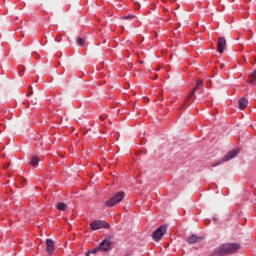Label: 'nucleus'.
I'll list each match as a JSON object with an SVG mask.
<instances>
[{
  "instance_id": "obj_24",
  "label": "nucleus",
  "mask_w": 256,
  "mask_h": 256,
  "mask_svg": "<svg viewBox=\"0 0 256 256\" xmlns=\"http://www.w3.org/2000/svg\"><path fill=\"white\" fill-rule=\"evenodd\" d=\"M213 221H217V218L214 217V218H213Z\"/></svg>"
},
{
  "instance_id": "obj_18",
  "label": "nucleus",
  "mask_w": 256,
  "mask_h": 256,
  "mask_svg": "<svg viewBox=\"0 0 256 256\" xmlns=\"http://www.w3.org/2000/svg\"><path fill=\"white\" fill-rule=\"evenodd\" d=\"M196 85H197L198 87H203V80H198V81L196 82Z\"/></svg>"
},
{
  "instance_id": "obj_1",
  "label": "nucleus",
  "mask_w": 256,
  "mask_h": 256,
  "mask_svg": "<svg viewBox=\"0 0 256 256\" xmlns=\"http://www.w3.org/2000/svg\"><path fill=\"white\" fill-rule=\"evenodd\" d=\"M241 249V245L239 243H226L220 245L218 248H216L211 256H226L231 255L233 253H237Z\"/></svg>"
},
{
  "instance_id": "obj_8",
  "label": "nucleus",
  "mask_w": 256,
  "mask_h": 256,
  "mask_svg": "<svg viewBox=\"0 0 256 256\" xmlns=\"http://www.w3.org/2000/svg\"><path fill=\"white\" fill-rule=\"evenodd\" d=\"M46 247L48 255L55 253V242L51 239H46Z\"/></svg>"
},
{
  "instance_id": "obj_5",
  "label": "nucleus",
  "mask_w": 256,
  "mask_h": 256,
  "mask_svg": "<svg viewBox=\"0 0 256 256\" xmlns=\"http://www.w3.org/2000/svg\"><path fill=\"white\" fill-rule=\"evenodd\" d=\"M92 231H98V229H109V223L103 220H95L90 224Z\"/></svg>"
},
{
  "instance_id": "obj_2",
  "label": "nucleus",
  "mask_w": 256,
  "mask_h": 256,
  "mask_svg": "<svg viewBox=\"0 0 256 256\" xmlns=\"http://www.w3.org/2000/svg\"><path fill=\"white\" fill-rule=\"evenodd\" d=\"M125 199V192H117L105 202L106 207H115V205L121 203Z\"/></svg>"
},
{
  "instance_id": "obj_6",
  "label": "nucleus",
  "mask_w": 256,
  "mask_h": 256,
  "mask_svg": "<svg viewBox=\"0 0 256 256\" xmlns=\"http://www.w3.org/2000/svg\"><path fill=\"white\" fill-rule=\"evenodd\" d=\"M113 246V242L110 239H104L99 244L100 251H103L104 253H107V251H111V247Z\"/></svg>"
},
{
  "instance_id": "obj_22",
  "label": "nucleus",
  "mask_w": 256,
  "mask_h": 256,
  "mask_svg": "<svg viewBox=\"0 0 256 256\" xmlns=\"http://www.w3.org/2000/svg\"><path fill=\"white\" fill-rule=\"evenodd\" d=\"M55 41H57V43H61V40L55 39Z\"/></svg>"
},
{
  "instance_id": "obj_20",
  "label": "nucleus",
  "mask_w": 256,
  "mask_h": 256,
  "mask_svg": "<svg viewBox=\"0 0 256 256\" xmlns=\"http://www.w3.org/2000/svg\"><path fill=\"white\" fill-rule=\"evenodd\" d=\"M133 255V252L132 251H127L123 256H131Z\"/></svg>"
},
{
  "instance_id": "obj_7",
  "label": "nucleus",
  "mask_w": 256,
  "mask_h": 256,
  "mask_svg": "<svg viewBox=\"0 0 256 256\" xmlns=\"http://www.w3.org/2000/svg\"><path fill=\"white\" fill-rule=\"evenodd\" d=\"M227 46V40L225 37H220L218 39L217 47H218V53H223L225 51V47Z\"/></svg>"
},
{
  "instance_id": "obj_26",
  "label": "nucleus",
  "mask_w": 256,
  "mask_h": 256,
  "mask_svg": "<svg viewBox=\"0 0 256 256\" xmlns=\"http://www.w3.org/2000/svg\"><path fill=\"white\" fill-rule=\"evenodd\" d=\"M154 79H157V76H154Z\"/></svg>"
},
{
  "instance_id": "obj_4",
  "label": "nucleus",
  "mask_w": 256,
  "mask_h": 256,
  "mask_svg": "<svg viewBox=\"0 0 256 256\" xmlns=\"http://www.w3.org/2000/svg\"><path fill=\"white\" fill-rule=\"evenodd\" d=\"M167 233V225H161L159 226L153 233H152V239L153 241H161L163 239V236Z\"/></svg>"
},
{
  "instance_id": "obj_10",
  "label": "nucleus",
  "mask_w": 256,
  "mask_h": 256,
  "mask_svg": "<svg viewBox=\"0 0 256 256\" xmlns=\"http://www.w3.org/2000/svg\"><path fill=\"white\" fill-rule=\"evenodd\" d=\"M201 89V86H196L193 88V90L190 92V94L187 97V100L182 104L181 109H185V105H187V102L190 101L191 97H195V93Z\"/></svg>"
},
{
  "instance_id": "obj_14",
  "label": "nucleus",
  "mask_w": 256,
  "mask_h": 256,
  "mask_svg": "<svg viewBox=\"0 0 256 256\" xmlns=\"http://www.w3.org/2000/svg\"><path fill=\"white\" fill-rule=\"evenodd\" d=\"M252 85H256V69L252 72L251 80L249 81Z\"/></svg>"
},
{
  "instance_id": "obj_3",
  "label": "nucleus",
  "mask_w": 256,
  "mask_h": 256,
  "mask_svg": "<svg viewBox=\"0 0 256 256\" xmlns=\"http://www.w3.org/2000/svg\"><path fill=\"white\" fill-rule=\"evenodd\" d=\"M239 155L238 149L230 150L223 158L222 160L218 161L217 163L212 164V167H217L218 165H222V163H225L227 161H231V159H235Z\"/></svg>"
},
{
  "instance_id": "obj_21",
  "label": "nucleus",
  "mask_w": 256,
  "mask_h": 256,
  "mask_svg": "<svg viewBox=\"0 0 256 256\" xmlns=\"http://www.w3.org/2000/svg\"><path fill=\"white\" fill-rule=\"evenodd\" d=\"M33 95V90L30 91V93L27 94L28 97H31Z\"/></svg>"
},
{
  "instance_id": "obj_11",
  "label": "nucleus",
  "mask_w": 256,
  "mask_h": 256,
  "mask_svg": "<svg viewBox=\"0 0 256 256\" xmlns=\"http://www.w3.org/2000/svg\"><path fill=\"white\" fill-rule=\"evenodd\" d=\"M238 103L239 109H245V107L249 105V100H247V98H241Z\"/></svg>"
},
{
  "instance_id": "obj_17",
  "label": "nucleus",
  "mask_w": 256,
  "mask_h": 256,
  "mask_svg": "<svg viewBox=\"0 0 256 256\" xmlns=\"http://www.w3.org/2000/svg\"><path fill=\"white\" fill-rule=\"evenodd\" d=\"M122 19L129 21V19H135V15H127V16L122 17Z\"/></svg>"
},
{
  "instance_id": "obj_13",
  "label": "nucleus",
  "mask_w": 256,
  "mask_h": 256,
  "mask_svg": "<svg viewBox=\"0 0 256 256\" xmlns=\"http://www.w3.org/2000/svg\"><path fill=\"white\" fill-rule=\"evenodd\" d=\"M57 210L58 211H66L67 210V204L60 202L57 204Z\"/></svg>"
},
{
  "instance_id": "obj_12",
  "label": "nucleus",
  "mask_w": 256,
  "mask_h": 256,
  "mask_svg": "<svg viewBox=\"0 0 256 256\" xmlns=\"http://www.w3.org/2000/svg\"><path fill=\"white\" fill-rule=\"evenodd\" d=\"M30 165L32 167H37V165H39V157L33 156L30 160Z\"/></svg>"
},
{
  "instance_id": "obj_9",
  "label": "nucleus",
  "mask_w": 256,
  "mask_h": 256,
  "mask_svg": "<svg viewBox=\"0 0 256 256\" xmlns=\"http://www.w3.org/2000/svg\"><path fill=\"white\" fill-rule=\"evenodd\" d=\"M203 239H204L203 237H199L195 234H192L190 237L187 238L186 241L189 245H193L195 243H201V241H203Z\"/></svg>"
},
{
  "instance_id": "obj_25",
  "label": "nucleus",
  "mask_w": 256,
  "mask_h": 256,
  "mask_svg": "<svg viewBox=\"0 0 256 256\" xmlns=\"http://www.w3.org/2000/svg\"><path fill=\"white\" fill-rule=\"evenodd\" d=\"M154 79H157V76H154Z\"/></svg>"
},
{
  "instance_id": "obj_16",
  "label": "nucleus",
  "mask_w": 256,
  "mask_h": 256,
  "mask_svg": "<svg viewBox=\"0 0 256 256\" xmlns=\"http://www.w3.org/2000/svg\"><path fill=\"white\" fill-rule=\"evenodd\" d=\"M76 43L77 45H79L80 47H83V45H85V39L81 38V37H78L76 39Z\"/></svg>"
},
{
  "instance_id": "obj_19",
  "label": "nucleus",
  "mask_w": 256,
  "mask_h": 256,
  "mask_svg": "<svg viewBox=\"0 0 256 256\" xmlns=\"http://www.w3.org/2000/svg\"><path fill=\"white\" fill-rule=\"evenodd\" d=\"M29 101L32 105H35L37 103V98H31Z\"/></svg>"
},
{
  "instance_id": "obj_15",
  "label": "nucleus",
  "mask_w": 256,
  "mask_h": 256,
  "mask_svg": "<svg viewBox=\"0 0 256 256\" xmlns=\"http://www.w3.org/2000/svg\"><path fill=\"white\" fill-rule=\"evenodd\" d=\"M98 251H101V248H99V246L96 247V248H94V249H92V250H90V251H88V252L86 253V256H89L90 254L95 255V253H97Z\"/></svg>"
},
{
  "instance_id": "obj_23",
  "label": "nucleus",
  "mask_w": 256,
  "mask_h": 256,
  "mask_svg": "<svg viewBox=\"0 0 256 256\" xmlns=\"http://www.w3.org/2000/svg\"><path fill=\"white\" fill-rule=\"evenodd\" d=\"M9 165H10V164H8L7 166H5L4 169H8Z\"/></svg>"
}]
</instances>
